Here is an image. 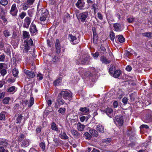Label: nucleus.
Segmentation results:
<instances>
[{
  "label": "nucleus",
  "mask_w": 152,
  "mask_h": 152,
  "mask_svg": "<svg viewBox=\"0 0 152 152\" xmlns=\"http://www.w3.org/2000/svg\"><path fill=\"white\" fill-rule=\"evenodd\" d=\"M68 39L70 43L73 45H76L80 42V38L79 36L76 37L75 36L73 35L72 34H69Z\"/></svg>",
  "instance_id": "f257e3e1"
},
{
  "label": "nucleus",
  "mask_w": 152,
  "mask_h": 152,
  "mask_svg": "<svg viewBox=\"0 0 152 152\" xmlns=\"http://www.w3.org/2000/svg\"><path fill=\"white\" fill-rule=\"evenodd\" d=\"M91 58L87 55H83L82 56L81 64L83 65H88L90 64V61Z\"/></svg>",
  "instance_id": "f03ea898"
},
{
  "label": "nucleus",
  "mask_w": 152,
  "mask_h": 152,
  "mask_svg": "<svg viewBox=\"0 0 152 152\" xmlns=\"http://www.w3.org/2000/svg\"><path fill=\"white\" fill-rule=\"evenodd\" d=\"M58 95L61 96V97H62L65 99H69L70 98L72 97L71 93L66 90L61 91Z\"/></svg>",
  "instance_id": "7ed1b4c3"
},
{
  "label": "nucleus",
  "mask_w": 152,
  "mask_h": 152,
  "mask_svg": "<svg viewBox=\"0 0 152 152\" xmlns=\"http://www.w3.org/2000/svg\"><path fill=\"white\" fill-rule=\"evenodd\" d=\"M7 65L5 63H0V73L2 76L7 73Z\"/></svg>",
  "instance_id": "20e7f679"
},
{
  "label": "nucleus",
  "mask_w": 152,
  "mask_h": 152,
  "mask_svg": "<svg viewBox=\"0 0 152 152\" xmlns=\"http://www.w3.org/2000/svg\"><path fill=\"white\" fill-rule=\"evenodd\" d=\"M33 44V42L31 39L28 40H25L24 41L23 46L24 51L26 52H28L29 49V45H32Z\"/></svg>",
  "instance_id": "39448f33"
},
{
  "label": "nucleus",
  "mask_w": 152,
  "mask_h": 152,
  "mask_svg": "<svg viewBox=\"0 0 152 152\" xmlns=\"http://www.w3.org/2000/svg\"><path fill=\"white\" fill-rule=\"evenodd\" d=\"M88 16V12H84L80 13L77 16L79 21H81L82 22H84Z\"/></svg>",
  "instance_id": "423d86ee"
},
{
  "label": "nucleus",
  "mask_w": 152,
  "mask_h": 152,
  "mask_svg": "<svg viewBox=\"0 0 152 152\" xmlns=\"http://www.w3.org/2000/svg\"><path fill=\"white\" fill-rule=\"evenodd\" d=\"M146 112L148 113V114L146 115L143 118V121L146 123H148L151 121L152 118L151 114V111L150 110L147 109L145 110Z\"/></svg>",
  "instance_id": "0eeeda50"
},
{
  "label": "nucleus",
  "mask_w": 152,
  "mask_h": 152,
  "mask_svg": "<svg viewBox=\"0 0 152 152\" xmlns=\"http://www.w3.org/2000/svg\"><path fill=\"white\" fill-rule=\"evenodd\" d=\"M114 122L116 125L122 126L124 123L123 116H116Z\"/></svg>",
  "instance_id": "6e6552de"
},
{
  "label": "nucleus",
  "mask_w": 152,
  "mask_h": 152,
  "mask_svg": "<svg viewBox=\"0 0 152 152\" xmlns=\"http://www.w3.org/2000/svg\"><path fill=\"white\" fill-rule=\"evenodd\" d=\"M113 27L115 31L117 32L121 31L124 29V26L119 23H116L113 24Z\"/></svg>",
  "instance_id": "1a4fd4ad"
},
{
  "label": "nucleus",
  "mask_w": 152,
  "mask_h": 152,
  "mask_svg": "<svg viewBox=\"0 0 152 152\" xmlns=\"http://www.w3.org/2000/svg\"><path fill=\"white\" fill-rule=\"evenodd\" d=\"M18 12V10L16 7V4H14L12 6L10 11V13L12 16H15L17 15Z\"/></svg>",
  "instance_id": "9d476101"
},
{
  "label": "nucleus",
  "mask_w": 152,
  "mask_h": 152,
  "mask_svg": "<svg viewBox=\"0 0 152 152\" xmlns=\"http://www.w3.org/2000/svg\"><path fill=\"white\" fill-rule=\"evenodd\" d=\"M104 113H105L110 117H113V110L111 108H108L103 111Z\"/></svg>",
  "instance_id": "9b49d317"
},
{
  "label": "nucleus",
  "mask_w": 152,
  "mask_h": 152,
  "mask_svg": "<svg viewBox=\"0 0 152 152\" xmlns=\"http://www.w3.org/2000/svg\"><path fill=\"white\" fill-rule=\"evenodd\" d=\"M85 2L83 0H78L76 4V6L80 9H82L85 5Z\"/></svg>",
  "instance_id": "f8f14e48"
},
{
  "label": "nucleus",
  "mask_w": 152,
  "mask_h": 152,
  "mask_svg": "<svg viewBox=\"0 0 152 152\" xmlns=\"http://www.w3.org/2000/svg\"><path fill=\"white\" fill-rule=\"evenodd\" d=\"M30 23L31 20L30 18L29 17H26L24 20V23L23 25V27L28 28Z\"/></svg>",
  "instance_id": "ddd939ff"
},
{
  "label": "nucleus",
  "mask_w": 152,
  "mask_h": 152,
  "mask_svg": "<svg viewBox=\"0 0 152 152\" xmlns=\"http://www.w3.org/2000/svg\"><path fill=\"white\" fill-rule=\"evenodd\" d=\"M56 101L58 103L59 106L61 105H63L64 104H67L62 99V97H61V96L58 95L56 99Z\"/></svg>",
  "instance_id": "4468645a"
},
{
  "label": "nucleus",
  "mask_w": 152,
  "mask_h": 152,
  "mask_svg": "<svg viewBox=\"0 0 152 152\" xmlns=\"http://www.w3.org/2000/svg\"><path fill=\"white\" fill-rule=\"evenodd\" d=\"M115 41L116 42L118 41L120 43H123L125 41V38L122 35H119L116 36Z\"/></svg>",
  "instance_id": "2eb2a0df"
},
{
  "label": "nucleus",
  "mask_w": 152,
  "mask_h": 152,
  "mask_svg": "<svg viewBox=\"0 0 152 152\" xmlns=\"http://www.w3.org/2000/svg\"><path fill=\"white\" fill-rule=\"evenodd\" d=\"M24 72L29 77L33 78L35 76V74L33 72L25 69L24 70Z\"/></svg>",
  "instance_id": "dca6fc26"
},
{
  "label": "nucleus",
  "mask_w": 152,
  "mask_h": 152,
  "mask_svg": "<svg viewBox=\"0 0 152 152\" xmlns=\"http://www.w3.org/2000/svg\"><path fill=\"white\" fill-rule=\"evenodd\" d=\"M100 61L103 63L107 64L110 62V61L107 59L104 56H102L100 58Z\"/></svg>",
  "instance_id": "f3484780"
},
{
  "label": "nucleus",
  "mask_w": 152,
  "mask_h": 152,
  "mask_svg": "<svg viewBox=\"0 0 152 152\" xmlns=\"http://www.w3.org/2000/svg\"><path fill=\"white\" fill-rule=\"evenodd\" d=\"M30 31L31 33H35L37 32V30L36 28V25L32 23H31L30 28Z\"/></svg>",
  "instance_id": "a211bd4d"
},
{
  "label": "nucleus",
  "mask_w": 152,
  "mask_h": 152,
  "mask_svg": "<svg viewBox=\"0 0 152 152\" xmlns=\"http://www.w3.org/2000/svg\"><path fill=\"white\" fill-rule=\"evenodd\" d=\"M59 137L63 140H67L69 138V137L64 132L61 131L59 134Z\"/></svg>",
  "instance_id": "6ab92c4d"
},
{
  "label": "nucleus",
  "mask_w": 152,
  "mask_h": 152,
  "mask_svg": "<svg viewBox=\"0 0 152 152\" xmlns=\"http://www.w3.org/2000/svg\"><path fill=\"white\" fill-rule=\"evenodd\" d=\"M85 127V125L81 124L80 122H79L77 124V129L79 131H83Z\"/></svg>",
  "instance_id": "aec40b11"
},
{
  "label": "nucleus",
  "mask_w": 152,
  "mask_h": 152,
  "mask_svg": "<svg viewBox=\"0 0 152 152\" xmlns=\"http://www.w3.org/2000/svg\"><path fill=\"white\" fill-rule=\"evenodd\" d=\"M49 12L48 11L45 9H42L41 10V16L47 17L49 14Z\"/></svg>",
  "instance_id": "412c9836"
},
{
  "label": "nucleus",
  "mask_w": 152,
  "mask_h": 152,
  "mask_svg": "<svg viewBox=\"0 0 152 152\" xmlns=\"http://www.w3.org/2000/svg\"><path fill=\"white\" fill-rule=\"evenodd\" d=\"M89 132L91 134L95 137L97 136L98 135L97 131L94 129H91L89 130Z\"/></svg>",
  "instance_id": "4be33fe9"
},
{
  "label": "nucleus",
  "mask_w": 152,
  "mask_h": 152,
  "mask_svg": "<svg viewBox=\"0 0 152 152\" xmlns=\"http://www.w3.org/2000/svg\"><path fill=\"white\" fill-rule=\"evenodd\" d=\"M116 70V68L115 66L111 65L109 69V72L110 74L112 75Z\"/></svg>",
  "instance_id": "5701e85b"
},
{
  "label": "nucleus",
  "mask_w": 152,
  "mask_h": 152,
  "mask_svg": "<svg viewBox=\"0 0 152 152\" xmlns=\"http://www.w3.org/2000/svg\"><path fill=\"white\" fill-rule=\"evenodd\" d=\"M112 75H113L114 77L118 78L120 76L121 73V71L119 69H117Z\"/></svg>",
  "instance_id": "b1692460"
},
{
  "label": "nucleus",
  "mask_w": 152,
  "mask_h": 152,
  "mask_svg": "<svg viewBox=\"0 0 152 152\" xmlns=\"http://www.w3.org/2000/svg\"><path fill=\"white\" fill-rule=\"evenodd\" d=\"M71 132L72 134L75 137H79L80 136V133L75 130H72Z\"/></svg>",
  "instance_id": "393cba45"
},
{
  "label": "nucleus",
  "mask_w": 152,
  "mask_h": 152,
  "mask_svg": "<svg viewBox=\"0 0 152 152\" xmlns=\"http://www.w3.org/2000/svg\"><path fill=\"white\" fill-rule=\"evenodd\" d=\"M79 110L80 112H82L85 113H89V109L87 107H81L79 109Z\"/></svg>",
  "instance_id": "a878e982"
},
{
  "label": "nucleus",
  "mask_w": 152,
  "mask_h": 152,
  "mask_svg": "<svg viewBox=\"0 0 152 152\" xmlns=\"http://www.w3.org/2000/svg\"><path fill=\"white\" fill-rule=\"evenodd\" d=\"M96 129L101 133H103L104 132V127L100 125H99L97 126Z\"/></svg>",
  "instance_id": "bb28decb"
},
{
  "label": "nucleus",
  "mask_w": 152,
  "mask_h": 152,
  "mask_svg": "<svg viewBox=\"0 0 152 152\" xmlns=\"http://www.w3.org/2000/svg\"><path fill=\"white\" fill-rule=\"evenodd\" d=\"M13 64L16 66L17 64L18 63L19 61V58L18 56H15V57H13L12 58Z\"/></svg>",
  "instance_id": "cd10ccee"
},
{
  "label": "nucleus",
  "mask_w": 152,
  "mask_h": 152,
  "mask_svg": "<svg viewBox=\"0 0 152 152\" xmlns=\"http://www.w3.org/2000/svg\"><path fill=\"white\" fill-rule=\"evenodd\" d=\"M51 128L53 130L58 132V128L54 122H53L51 124Z\"/></svg>",
  "instance_id": "c85d7f7f"
},
{
  "label": "nucleus",
  "mask_w": 152,
  "mask_h": 152,
  "mask_svg": "<svg viewBox=\"0 0 152 152\" xmlns=\"http://www.w3.org/2000/svg\"><path fill=\"white\" fill-rule=\"evenodd\" d=\"M29 140H25L21 144V146L23 147H26L29 145Z\"/></svg>",
  "instance_id": "c756f323"
},
{
  "label": "nucleus",
  "mask_w": 152,
  "mask_h": 152,
  "mask_svg": "<svg viewBox=\"0 0 152 152\" xmlns=\"http://www.w3.org/2000/svg\"><path fill=\"white\" fill-rule=\"evenodd\" d=\"M8 144L7 140L4 139H2L0 141V145L4 146H6Z\"/></svg>",
  "instance_id": "7c9ffc66"
},
{
  "label": "nucleus",
  "mask_w": 152,
  "mask_h": 152,
  "mask_svg": "<svg viewBox=\"0 0 152 152\" xmlns=\"http://www.w3.org/2000/svg\"><path fill=\"white\" fill-rule=\"evenodd\" d=\"M61 80L62 78L61 77L57 79L54 81L53 84L55 86H58L61 83Z\"/></svg>",
  "instance_id": "2f4dec72"
},
{
  "label": "nucleus",
  "mask_w": 152,
  "mask_h": 152,
  "mask_svg": "<svg viewBox=\"0 0 152 152\" xmlns=\"http://www.w3.org/2000/svg\"><path fill=\"white\" fill-rule=\"evenodd\" d=\"M12 72L13 76L15 77H17L18 74V70L16 68H14L12 71Z\"/></svg>",
  "instance_id": "473e14b6"
},
{
  "label": "nucleus",
  "mask_w": 152,
  "mask_h": 152,
  "mask_svg": "<svg viewBox=\"0 0 152 152\" xmlns=\"http://www.w3.org/2000/svg\"><path fill=\"white\" fill-rule=\"evenodd\" d=\"M97 34H95L94 32V36L93 37V42L94 44H96L97 43Z\"/></svg>",
  "instance_id": "72a5a7b5"
},
{
  "label": "nucleus",
  "mask_w": 152,
  "mask_h": 152,
  "mask_svg": "<svg viewBox=\"0 0 152 152\" xmlns=\"http://www.w3.org/2000/svg\"><path fill=\"white\" fill-rule=\"evenodd\" d=\"M66 108L64 107H61L58 110V112L62 115H64L66 112Z\"/></svg>",
  "instance_id": "f704fd0d"
},
{
  "label": "nucleus",
  "mask_w": 152,
  "mask_h": 152,
  "mask_svg": "<svg viewBox=\"0 0 152 152\" xmlns=\"http://www.w3.org/2000/svg\"><path fill=\"white\" fill-rule=\"evenodd\" d=\"M99 51L103 54H105L107 53L106 49L104 46L102 45L100 48Z\"/></svg>",
  "instance_id": "c9c22d12"
},
{
  "label": "nucleus",
  "mask_w": 152,
  "mask_h": 152,
  "mask_svg": "<svg viewBox=\"0 0 152 152\" xmlns=\"http://www.w3.org/2000/svg\"><path fill=\"white\" fill-rule=\"evenodd\" d=\"M142 34L143 36L148 38L152 37V33L151 32H145L142 33Z\"/></svg>",
  "instance_id": "e433bc0d"
},
{
  "label": "nucleus",
  "mask_w": 152,
  "mask_h": 152,
  "mask_svg": "<svg viewBox=\"0 0 152 152\" xmlns=\"http://www.w3.org/2000/svg\"><path fill=\"white\" fill-rule=\"evenodd\" d=\"M34 99L33 97H31L29 100V103H28V106L29 107H31L34 104Z\"/></svg>",
  "instance_id": "4c0bfd02"
},
{
  "label": "nucleus",
  "mask_w": 152,
  "mask_h": 152,
  "mask_svg": "<svg viewBox=\"0 0 152 152\" xmlns=\"http://www.w3.org/2000/svg\"><path fill=\"white\" fill-rule=\"evenodd\" d=\"M6 60L5 55L4 53L0 55V62H4Z\"/></svg>",
  "instance_id": "58836bf2"
},
{
  "label": "nucleus",
  "mask_w": 152,
  "mask_h": 152,
  "mask_svg": "<svg viewBox=\"0 0 152 152\" xmlns=\"http://www.w3.org/2000/svg\"><path fill=\"white\" fill-rule=\"evenodd\" d=\"M110 36L111 40L112 41H114L115 38V35L113 31H111L110 32Z\"/></svg>",
  "instance_id": "ea45409f"
},
{
  "label": "nucleus",
  "mask_w": 152,
  "mask_h": 152,
  "mask_svg": "<svg viewBox=\"0 0 152 152\" xmlns=\"http://www.w3.org/2000/svg\"><path fill=\"white\" fill-rule=\"evenodd\" d=\"M82 59V56H78L77 58L76 59L75 62L77 64H81V60Z\"/></svg>",
  "instance_id": "a19ab883"
},
{
  "label": "nucleus",
  "mask_w": 152,
  "mask_h": 152,
  "mask_svg": "<svg viewBox=\"0 0 152 152\" xmlns=\"http://www.w3.org/2000/svg\"><path fill=\"white\" fill-rule=\"evenodd\" d=\"M59 61V58L58 57L56 56H54L52 59V61L56 63H58Z\"/></svg>",
  "instance_id": "79ce46f5"
},
{
  "label": "nucleus",
  "mask_w": 152,
  "mask_h": 152,
  "mask_svg": "<svg viewBox=\"0 0 152 152\" xmlns=\"http://www.w3.org/2000/svg\"><path fill=\"white\" fill-rule=\"evenodd\" d=\"M84 135L86 137V139L90 140L91 137V135L88 132H86L84 134Z\"/></svg>",
  "instance_id": "37998d69"
},
{
  "label": "nucleus",
  "mask_w": 152,
  "mask_h": 152,
  "mask_svg": "<svg viewBox=\"0 0 152 152\" xmlns=\"http://www.w3.org/2000/svg\"><path fill=\"white\" fill-rule=\"evenodd\" d=\"M5 118V115L4 112L0 113V120L4 121Z\"/></svg>",
  "instance_id": "c03bdc74"
},
{
  "label": "nucleus",
  "mask_w": 152,
  "mask_h": 152,
  "mask_svg": "<svg viewBox=\"0 0 152 152\" xmlns=\"http://www.w3.org/2000/svg\"><path fill=\"white\" fill-rule=\"evenodd\" d=\"M111 141V139L110 138H108L103 139L102 142L103 143H105L107 144L110 142Z\"/></svg>",
  "instance_id": "a18cd8bd"
},
{
  "label": "nucleus",
  "mask_w": 152,
  "mask_h": 152,
  "mask_svg": "<svg viewBox=\"0 0 152 152\" xmlns=\"http://www.w3.org/2000/svg\"><path fill=\"white\" fill-rule=\"evenodd\" d=\"M23 37L25 38H28L29 36L28 32L26 31H23Z\"/></svg>",
  "instance_id": "49530a36"
},
{
  "label": "nucleus",
  "mask_w": 152,
  "mask_h": 152,
  "mask_svg": "<svg viewBox=\"0 0 152 152\" xmlns=\"http://www.w3.org/2000/svg\"><path fill=\"white\" fill-rule=\"evenodd\" d=\"M10 98L9 97H5L3 100V102L4 104H7L9 103Z\"/></svg>",
  "instance_id": "de8ad7c7"
},
{
  "label": "nucleus",
  "mask_w": 152,
  "mask_h": 152,
  "mask_svg": "<svg viewBox=\"0 0 152 152\" xmlns=\"http://www.w3.org/2000/svg\"><path fill=\"white\" fill-rule=\"evenodd\" d=\"M3 33L5 37H9L10 35V34L7 30H5L4 31Z\"/></svg>",
  "instance_id": "09e8293b"
},
{
  "label": "nucleus",
  "mask_w": 152,
  "mask_h": 152,
  "mask_svg": "<svg viewBox=\"0 0 152 152\" xmlns=\"http://www.w3.org/2000/svg\"><path fill=\"white\" fill-rule=\"evenodd\" d=\"M39 146L42 151H44L45 149V144L44 142H42L39 144Z\"/></svg>",
  "instance_id": "8fccbe9b"
},
{
  "label": "nucleus",
  "mask_w": 152,
  "mask_h": 152,
  "mask_svg": "<svg viewBox=\"0 0 152 152\" xmlns=\"http://www.w3.org/2000/svg\"><path fill=\"white\" fill-rule=\"evenodd\" d=\"M35 0H27L26 2V5L28 6H30L33 4Z\"/></svg>",
  "instance_id": "3c124183"
},
{
  "label": "nucleus",
  "mask_w": 152,
  "mask_h": 152,
  "mask_svg": "<svg viewBox=\"0 0 152 152\" xmlns=\"http://www.w3.org/2000/svg\"><path fill=\"white\" fill-rule=\"evenodd\" d=\"M37 79L39 80H42L43 77V74L39 73L37 74Z\"/></svg>",
  "instance_id": "603ef678"
},
{
  "label": "nucleus",
  "mask_w": 152,
  "mask_h": 152,
  "mask_svg": "<svg viewBox=\"0 0 152 152\" xmlns=\"http://www.w3.org/2000/svg\"><path fill=\"white\" fill-rule=\"evenodd\" d=\"M135 18L133 17L131 18H129L127 19V21L129 23H133L134 20Z\"/></svg>",
  "instance_id": "864d4df0"
},
{
  "label": "nucleus",
  "mask_w": 152,
  "mask_h": 152,
  "mask_svg": "<svg viewBox=\"0 0 152 152\" xmlns=\"http://www.w3.org/2000/svg\"><path fill=\"white\" fill-rule=\"evenodd\" d=\"M1 4L3 6H5L8 4V1L6 0H2L0 1Z\"/></svg>",
  "instance_id": "5fc2aeb1"
},
{
  "label": "nucleus",
  "mask_w": 152,
  "mask_h": 152,
  "mask_svg": "<svg viewBox=\"0 0 152 152\" xmlns=\"http://www.w3.org/2000/svg\"><path fill=\"white\" fill-rule=\"evenodd\" d=\"M92 7L94 9V11L95 12L97 9H98V6L96 4L94 3L93 4L92 6Z\"/></svg>",
  "instance_id": "6e6d98bb"
},
{
  "label": "nucleus",
  "mask_w": 152,
  "mask_h": 152,
  "mask_svg": "<svg viewBox=\"0 0 152 152\" xmlns=\"http://www.w3.org/2000/svg\"><path fill=\"white\" fill-rule=\"evenodd\" d=\"M15 87L14 86H12L10 87L8 90V92H12L15 90Z\"/></svg>",
  "instance_id": "4d7b16f0"
},
{
  "label": "nucleus",
  "mask_w": 152,
  "mask_h": 152,
  "mask_svg": "<svg viewBox=\"0 0 152 152\" xmlns=\"http://www.w3.org/2000/svg\"><path fill=\"white\" fill-rule=\"evenodd\" d=\"M92 56L94 58H97L99 56V53L98 52H96L94 53H92Z\"/></svg>",
  "instance_id": "13d9d810"
},
{
  "label": "nucleus",
  "mask_w": 152,
  "mask_h": 152,
  "mask_svg": "<svg viewBox=\"0 0 152 152\" xmlns=\"http://www.w3.org/2000/svg\"><path fill=\"white\" fill-rule=\"evenodd\" d=\"M0 152H8V150L5 149L3 146L0 147Z\"/></svg>",
  "instance_id": "bf43d9fd"
},
{
  "label": "nucleus",
  "mask_w": 152,
  "mask_h": 152,
  "mask_svg": "<svg viewBox=\"0 0 152 152\" xmlns=\"http://www.w3.org/2000/svg\"><path fill=\"white\" fill-rule=\"evenodd\" d=\"M26 15V13L24 12H22L20 15V17L22 19H23Z\"/></svg>",
  "instance_id": "052dcab7"
},
{
  "label": "nucleus",
  "mask_w": 152,
  "mask_h": 152,
  "mask_svg": "<svg viewBox=\"0 0 152 152\" xmlns=\"http://www.w3.org/2000/svg\"><path fill=\"white\" fill-rule=\"evenodd\" d=\"M6 12L4 8L1 6H0V13L4 14Z\"/></svg>",
  "instance_id": "680f3d73"
},
{
  "label": "nucleus",
  "mask_w": 152,
  "mask_h": 152,
  "mask_svg": "<svg viewBox=\"0 0 152 152\" xmlns=\"http://www.w3.org/2000/svg\"><path fill=\"white\" fill-rule=\"evenodd\" d=\"M57 46L61 47L59 40L58 39H56L55 43V47Z\"/></svg>",
  "instance_id": "e2e57ef3"
},
{
  "label": "nucleus",
  "mask_w": 152,
  "mask_h": 152,
  "mask_svg": "<svg viewBox=\"0 0 152 152\" xmlns=\"http://www.w3.org/2000/svg\"><path fill=\"white\" fill-rule=\"evenodd\" d=\"M56 49L57 53L59 54L61 51V47L57 46L56 47Z\"/></svg>",
  "instance_id": "0e129e2a"
},
{
  "label": "nucleus",
  "mask_w": 152,
  "mask_h": 152,
  "mask_svg": "<svg viewBox=\"0 0 152 152\" xmlns=\"http://www.w3.org/2000/svg\"><path fill=\"white\" fill-rule=\"evenodd\" d=\"M41 131V127H38L36 129V133H39Z\"/></svg>",
  "instance_id": "69168bd1"
},
{
  "label": "nucleus",
  "mask_w": 152,
  "mask_h": 152,
  "mask_svg": "<svg viewBox=\"0 0 152 152\" xmlns=\"http://www.w3.org/2000/svg\"><path fill=\"white\" fill-rule=\"evenodd\" d=\"M126 70L130 72L132 69V68L131 66L130 65H128L126 68Z\"/></svg>",
  "instance_id": "338daca9"
},
{
  "label": "nucleus",
  "mask_w": 152,
  "mask_h": 152,
  "mask_svg": "<svg viewBox=\"0 0 152 152\" xmlns=\"http://www.w3.org/2000/svg\"><path fill=\"white\" fill-rule=\"evenodd\" d=\"M122 101L124 104H126L128 101V99L126 97H124L122 99Z\"/></svg>",
  "instance_id": "774afa93"
}]
</instances>
